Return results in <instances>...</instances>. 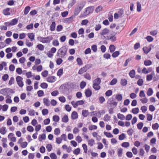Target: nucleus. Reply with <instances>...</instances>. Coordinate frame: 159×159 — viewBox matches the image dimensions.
Wrapping results in <instances>:
<instances>
[{"instance_id": "nucleus-53", "label": "nucleus", "mask_w": 159, "mask_h": 159, "mask_svg": "<svg viewBox=\"0 0 159 159\" xmlns=\"http://www.w3.org/2000/svg\"><path fill=\"white\" fill-rule=\"evenodd\" d=\"M50 156L51 159H57V156L54 153H51L50 154Z\"/></svg>"}, {"instance_id": "nucleus-43", "label": "nucleus", "mask_w": 159, "mask_h": 159, "mask_svg": "<svg viewBox=\"0 0 159 159\" xmlns=\"http://www.w3.org/2000/svg\"><path fill=\"white\" fill-rule=\"evenodd\" d=\"M40 86L43 89H46L48 87V85L46 83L43 82L41 84Z\"/></svg>"}, {"instance_id": "nucleus-18", "label": "nucleus", "mask_w": 159, "mask_h": 159, "mask_svg": "<svg viewBox=\"0 0 159 159\" xmlns=\"http://www.w3.org/2000/svg\"><path fill=\"white\" fill-rule=\"evenodd\" d=\"M82 115L84 117H86L89 114L88 110H82Z\"/></svg>"}, {"instance_id": "nucleus-37", "label": "nucleus", "mask_w": 159, "mask_h": 159, "mask_svg": "<svg viewBox=\"0 0 159 159\" xmlns=\"http://www.w3.org/2000/svg\"><path fill=\"white\" fill-rule=\"evenodd\" d=\"M104 134L108 138H111L113 137V135L110 133L107 132H104Z\"/></svg>"}, {"instance_id": "nucleus-31", "label": "nucleus", "mask_w": 159, "mask_h": 159, "mask_svg": "<svg viewBox=\"0 0 159 159\" xmlns=\"http://www.w3.org/2000/svg\"><path fill=\"white\" fill-rule=\"evenodd\" d=\"M93 87L96 90H98L100 89V86L99 85L93 84Z\"/></svg>"}, {"instance_id": "nucleus-32", "label": "nucleus", "mask_w": 159, "mask_h": 159, "mask_svg": "<svg viewBox=\"0 0 159 159\" xmlns=\"http://www.w3.org/2000/svg\"><path fill=\"white\" fill-rule=\"evenodd\" d=\"M69 82H67L62 84L60 86V88L64 90L66 89L67 88V86L68 85Z\"/></svg>"}, {"instance_id": "nucleus-5", "label": "nucleus", "mask_w": 159, "mask_h": 159, "mask_svg": "<svg viewBox=\"0 0 159 159\" xmlns=\"http://www.w3.org/2000/svg\"><path fill=\"white\" fill-rule=\"evenodd\" d=\"M16 80L19 86L20 87H22L24 85L23 82L22 81V78L20 76H18L16 77Z\"/></svg>"}, {"instance_id": "nucleus-23", "label": "nucleus", "mask_w": 159, "mask_h": 159, "mask_svg": "<svg viewBox=\"0 0 159 159\" xmlns=\"http://www.w3.org/2000/svg\"><path fill=\"white\" fill-rule=\"evenodd\" d=\"M18 21V19L17 18H15L12 19L11 21V25H14L16 24Z\"/></svg>"}, {"instance_id": "nucleus-42", "label": "nucleus", "mask_w": 159, "mask_h": 159, "mask_svg": "<svg viewBox=\"0 0 159 159\" xmlns=\"http://www.w3.org/2000/svg\"><path fill=\"white\" fill-rule=\"evenodd\" d=\"M146 39L149 42H151L153 40V38L151 36H147Z\"/></svg>"}, {"instance_id": "nucleus-46", "label": "nucleus", "mask_w": 159, "mask_h": 159, "mask_svg": "<svg viewBox=\"0 0 159 159\" xmlns=\"http://www.w3.org/2000/svg\"><path fill=\"white\" fill-rule=\"evenodd\" d=\"M112 92L111 90H107L105 93V95L109 97L112 94Z\"/></svg>"}, {"instance_id": "nucleus-8", "label": "nucleus", "mask_w": 159, "mask_h": 159, "mask_svg": "<svg viewBox=\"0 0 159 159\" xmlns=\"http://www.w3.org/2000/svg\"><path fill=\"white\" fill-rule=\"evenodd\" d=\"M55 77L54 76L48 77L47 79V81L50 83H53L56 80Z\"/></svg>"}, {"instance_id": "nucleus-54", "label": "nucleus", "mask_w": 159, "mask_h": 159, "mask_svg": "<svg viewBox=\"0 0 159 159\" xmlns=\"http://www.w3.org/2000/svg\"><path fill=\"white\" fill-rule=\"evenodd\" d=\"M52 145L51 144H48L46 146V148L48 152H50L52 149Z\"/></svg>"}, {"instance_id": "nucleus-47", "label": "nucleus", "mask_w": 159, "mask_h": 159, "mask_svg": "<svg viewBox=\"0 0 159 159\" xmlns=\"http://www.w3.org/2000/svg\"><path fill=\"white\" fill-rule=\"evenodd\" d=\"M117 82V79L116 78H114L113 79H112L111 81L110 84L111 85H113L116 84Z\"/></svg>"}, {"instance_id": "nucleus-24", "label": "nucleus", "mask_w": 159, "mask_h": 159, "mask_svg": "<svg viewBox=\"0 0 159 159\" xmlns=\"http://www.w3.org/2000/svg\"><path fill=\"white\" fill-rule=\"evenodd\" d=\"M101 82V80L100 78H98L94 80V83L93 84L99 85Z\"/></svg>"}, {"instance_id": "nucleus-63", "label": "nucleus", "mask_w": 159, "mask_h": 159, "mask_svg": "<svg viewBox=\"0 0 159 159\" xmlns=\"http://www.w3.org/2000/svg\"><path fill=\"white\" fill-rule=\"evenodd\" d=\"M54 132L55 134L58 135L60 133V130L59 128H56L54 130Z\"/></svg>"}, {"instance_id": "nucleus-1", "label": "nucleus", "mask_w": 159, "mask_h": 159, "mask_svg": "<svg viewBox=\"0 0 159 159\" xmlns=\"http://www.w3.org/2000/svg\"><path fill=\"white\" fill-rule=\"evenodd\" d=\"M67 49L66 46H63L58 50L57 54V56L63 58L66 55Z\"/></svg>"}, {"instance_id": "nucleus-49", "label": "nucleus", "mask_w": 159, "mask_h": 159, "mask_svg": "<svg viewBox=\"0 0 159 159\" xmlns=\"http://www.w3.org/2000/svg\"><path fill=\"white\" fill-rule=\"evenodd\" d=\"M125 135L124 133H122L119 136V139L120 140H123L125 138Z\"/></svg>"}, {"instance_id": "nucleus-6", "label": "nucleus", "mask_w": 159, "mask_h": 159, "mask_svg": "<svg viewBox=\"0 0 159 159\" xmlns=\"http://www.w3.org/2000/svg\"><path fill=\"white\" fill-rule=\"evenodd\" d=\"M75 18V16L72 15L69 18H66L65 20V22L66 23H70L72 22L73 20Z\"/></svg>"}, {"instance_id": "nucleus-40", "label": "nucleus", "mask_w": 159, "mask_h": 159, "mask_svg": "<svg viewBox=\"0 0 159 159\" xmlns=\"http://www.w3.org/2000/svg\"><path fill=\"white\" fill-rule=\"evenodd\" d=\"M63 69L62 68H60L57 71V75L58 76H61L63 74Z\"/></svg>"}, {"instance_id": "nucleus-7", "label": "nucleus", "mask_w": 159, "mask_h": 159, "mask_svg": "<svg viewBox=\"0 0 159 159\" xmlns=\"http://www.w3.org/2000/svg\"><path fill=\"white\" fill-rule=\"evenodd\" d=\"M92 93L91 90L89 89L85 90V94L86 97H89L91 96Z\"/></svg>"}, {"instance_id": "nucleus-30", "label": "nucleus", "mask_w": 159, "mask_h": 159, "mask_svg": "<svg viewBox=\"0 0 159 159\" xmlns=\"http://www.w3.org/2000/svg\"><path fill=\"white\" fill-rule=\"evenodd\" d=\"M152 64V62L150 60H145L144 61V65L146 66H150Z\"/></svg>"}, {"instance_id": "nucleus-39", "label": "nucleus", "mask_w": 159, "mask_h": 159, "mask_svg": "<svg viewBox=\"0 0 159 159\" xmlns=\"http://www.w3.org/2000/svg\"><path fill=\"white\" fill-rule=\"evenodd\" d=\"M53 120L55 122H58L59 120V117L58 116L55 115L53 116Z\"/></svg>"}, {"instance_id": "nucleus-45", "label": "nucleus", "mask_w": 159, "mask_h": 159, "mask_svg": "<svg viewBox=\"0 0 159 159\" xmlns=\"http://www.w3.org/2000/svg\"><path fill=\"white\" fill-rule=\"evenodd\" d=\"M118 151V155L119 157H121L123 149L121 148H119L117 150Z\"/></svg>"}, {"instance_id": "nucleus-4", "label": "nucleus", "mask_w": 159, "mask_h": 159, "mask_svg": "<svg viewBox=\"0 0 159 159\" xmlns=\"http://www.w3.org/2000/svg\"><path fill=\"white\" fill-rule=\"evenodd\" d=\"M1 92L2 94L4 95H6V94H8L9 93H15V92L13 91L12 89L7 88H5L1 89Z\"/></svg>"}, {"instance_id": "nucleus-55", "label": "nucleus", "mask_w": 159, "mask_h": 159, "mask_svg": "<svg viewBox=\"0 0 159 159\" xmlns=\"http://www.w3.org/2000/svg\"><path fill=\"white\" fill-rule=\"evenodd\" d=\"M48 111L47 109H44L42 111V113L43 115H45L48 114Z\"/></svg>"}, {"instance_id": "nucleus-25", "label": "nucleus", "mask_w": 159, "mask_h": 159, "mask_svg": "<svg viewBox=\"0 0 159 159\" xmlns=\"http://www.w3.org/2000/svg\"><path fill=\"white\" fill-rule=\"evenodd\" d=\"M45 139L46 135L45 134H43L39 136L38 139L39 141H42V139L44 140Z\"/></svg>"}, {"instance_id": "nucleus-59", "label": "nucleus", "mask_w": 159, "mask_h": 159, "mask_svg": "<svg viewBox=\"0 0 159 159\" xmlns=\"http://www.w3.org/2000/svg\"><path fill=\"white\" fill-rule=\"evenodd\" d=\"M116 98L118 101H120L122 100V96L121 94H117L116 95Z\"/></svg>"}, {"instance_id": "nucleus-58", "label": "nucleus", "mask_w": 159, "mask_h": 159, "mask_svg": "<svg viewBox=\"0 0 159 159\" xmlns=\"http://www.w3.org/2000/svg\"><path fill=\"white\" fill-rule=\"evenodd\" d=\"M38 48L41 51H43L44 49V46L41 44H39L37 45Z\"/></svg>"}, {"instance_id": "nucleus-52", "label": "nucleus", "mask_w": 159, "mask_h": 159, "mask_svg": "<svg viewBox=\"0 0 159 159\" xmlns=\"http://www.w3.org/2000/svg\"><path fill=\"white\" fill-rule=\"evenodd\" d=\"M121 146L123 147L127 148L129 146V143L128 142H124L122 143Z\"/></svg>"}, {"instance_id": "nucleus-3", "label": "nucleus", "mask_w": 159, "mask_h": 159, "mask_svg": "<svg viewBox=\"0 0 159 159\" xmlns=\"http://www.w3.org/2000/svg\"><path fill=\"white\" fill-rule=\"evenodd\" d=\"M94 6H91L86 8L84 12V15L87 16L90 14L92 13L94 10Z\"/></svg>"}, {"instance_id": "nucleus-15", "label": "nucleus", "mask_w": 159, "mask_h": 159, "mask_svg": "<svg viewBox=\"0 0 159 159\" xmlns=\"http://www.w3.org/2000/svg\"><path fill=\"white\" fill-rule=\"evenodd\" d=\"M135 72L134 70H131L129 73V75L130 77L132 78L134 77L135 76Z\"/></svg>"}, {"instance_id": "nucleus-26", "label": "nucleus", "mask_w": 159, "mask_h": 159, "mask_svg": "<svg viewBox=\"0 0 159 159\" xmlns=\"http://www.w3.org/2000/svg\"><path fill=\"white\" fill-rule=\"evenodd\" d=\"M120 52L118 51H116L112 54V56L114 58H116V57H118L120 54Z\"/></svg>"}, {"instance_id": "nucleus-36", "label": "nucleus", "mask_w": 159, "mask_h": 159, "mask_svg": "<svg viewBox=\"0 0 159 159\" xmlns=\"http://www.w3.org/2000/svg\"><path fill=\"white\" fill-rule=\"evenodd\" d=\"M139 109L138 107H136L133 109L132 112L134 114H136L139 112Z\"/></svg>"}, {"instance_id": "nucleus-61", "label": "nucleus", "mask_w": 159, "mask_h": 159, "mask_svg": "<svg viewBox=\"0 0 159 159\" xmlns=\"http://www.w3.org/2000/svg\"><path fill=\"white\" fill-rule=\"evenodd\" d=\"M143 126V123L142 122H139L137 125L138 128L139 129H142Z\"/></svg>"}, {"instance_id": "nucleus-14", "label": "nucleus", "mask_w": 159, "mask_h": 159, "mask_svg": "<svg viewBox=\"0 0 159 159\" xmlns=\"http://www.w3.org/2000/svg\"><path fill=\"white\" fill-rule=\"evenodd\" d=\"M61 120L63 122L67 123L68 122L69 120L68 116L66 115H65L62 118Z\"/></svg>"}, {"instance_id": "nucleus-33", "label": "nucleus", "mask_w": 159, "mask_h": 159, "mask_svg": "<svg viewBox=\"0 0 159 159\" xmlns=\"http://www.w3.org/2000/svg\"><path fill=\"white\" fill-rule=\"evenodd\" d=\"M76 2V0H72L71 2L70 3H69L68 5V8H70L72 7Z\"/></svg>"}, {"instance_id": "nucleus-38", "label": "nucleus", "mask_w": 159, "mask_h": 159, "mask_svg": "<svg viewBox=\"0 0 159 159\" xmlns=\"http://www.w3.org/2000/svg\"><path fill=\"white\" fill-rule=\"evenodd\" d=\"M159 127L158 123H156L152 125V128L153 129L155 130L158 129Z\"/></svg>"}, {"instance_id": "nucleus-17", "label": "nucleus", "mask_w": 159, "mask_h": 159, "mask_svg": "<svg viewBox=\"0 0 159 159\" xmlns=\"http://www.w3.org/2000/svg\"><path fill=\"white\" fill-rule=\"evenodd\" d=\"M109 50L111 53L113 52L116 49V47L114 45H111L109 46Z\"/></svg>"}, {"instance_id": "nucleus-21", "label": "nucleus", "mask_w": 159, "mask_h": 159, "mask_svg": "<svg viewBox=\"0 0 159 159\" xmlns=\"http://www.w3.org/2000/svg\"><path fill=\"white\" fill-rule=\"evenodd\" d=\"M44 104L45 105L47 106H49L50 105V103L48 99L44 98L43 99Z\"/></svg>"}, {"instance_id": "nucleus-28", "label": "nucleus", "mask_w": 159, "mask_h": 159, "mask_svg": "<svg viewBox=\"0 0 159 159\" xmlns=\"http://www.w3.org/2000/svg\"><path fill=\"white\" fill-rule=\"evenodd\" d=\"M153 93V91L152 89L151 88H149L147 91V95L148 96H150L152 95Z\"/></svg>"}, {"instance_id": "nucleus-27", "label": "nucleus", "mask_w": 159, "mask_h": 159, "mask_svg": "<svg viewBox=\"0 0 159 159\" xmlns=\"http://www.w3.org/2000/svg\"><path fill=\"white\" fill-rule=\"evenodd\" d=\"M30 8L29 6H27L24 9V14L27 15L30 10Z\"/></svg>"}, {"instance_id": "nucleus-2", "label": "nucleus", "mask_w": 159, "mask_h": 159, "mask_svg": "<svg viewBox=\"0 0 159 159\" xmlns=\"http://www.w3.org/2000/svg\"><path fill=\"white\" fill-rule=\"evenodd\" d=\"M84 6L83 2L77 4L75 8L74 15L75 16L78 15Z\"/></svg>"}, {"instance_id": "nucleus-34", "label": "nucleus", "mask_w": 159, "mask_h": 159, "mask_svg": "<svg viewBox=\"0 0 159 159\" xmlns=\"http://www.w3.org/2000/svg\"><path fill=\"white\" fill-rule=\"evenodd\" d=\"M103 7L101 6H99L97 7L95 10V11L96 12L98 13V12L102 11Z\"/></svg>"}, {"instance_id": "nucleus-11", "label": "nucleus", "mask_w": 159, "mask_h": 159, "mask_svg": "<svg viewBox=\"0 0 159 159\" xmlns=\"http://www.w3.org/2000/svg\"><path fill=\"white\" fill-rule=\"evenodd\" d=\"M78 117L77 112L75 111H73L71 115V118L73 120H75Z\"/></svg>"}, {"instance_id": "nucleus-20", "label": "nucleus", "mask_w": 159, "mask_h": 159, "mask_svg": "<svg viewBox=\"0 0 159 159\" xmlns=\"http://www.w3.org/2000/svg\"><path fill=\"white\" fill-rule=\"evenodd\" d=\"M7 132L5 127H2L0 129V133L2 134H5Z\"/></svg>"}, {"instance_id": "nucleus-50", "label": "nucleus", "mask_w": 159, "mask_h": 159, "mask_svg": "<svg viewBox=\"0 0 159 159\" xmlns=\"http://www.w3.org/2000/svg\"><path fill=\"white\" fill-rule=\"evenodd\" d=\"M48 71L47 70H45L42 72L41 75L43 77H46L48 75Z\"/></svg>"}, {"instance_id": "nucleus-60", "label": "nucleus", "mask_w": 159, "mask_h": 159, "mask_svg": "<svg viewBox=\"0 0 159 159\" xmlns=\"http://www.w3.org/2000/svg\"><path fill=\"white\" fill-rule=\"evenodd\" d=\"M82 146L83 148V149L84 150V152L85 153H86L87 152L88 148L87 146V145L85 144H83L82 145Z\"/></svg>"}, {"instance_id": "nucleus-9", "label": "nucleus", "mask_w": 159, "mask_h": 159, "mask_svg": "<svg viewBox=\"0 0 159 159\" xmlns=\"http://www.w3.org/2000/svg\"><path fill=\"white\" fill-rule=\"evenodd\" d=\"M109 32V30L106 28L102 30L100 32V34L101 35H105L107 34Z\"/></svg>"}, {"instance_id": "nucleus-29", "label": "nucleus", "mask_w": 159, "mask_h": 159, "mask_svg": "<svg viewBox=\"0 0 159 159\" xmlns=\"http://www.w3.org/2000/svg\"><path fill=\"white\" fill-rule=\"evenodd\" d=\"M118 118L121 120H123L125 118V116L120 113H119L117 114Z\"/></svg>"}, {"instance_id": "nucleus-48", "label": "nucleus", "mask_w": 159, "mask_h": 159, "mask_svg": "<svg viewBox=\"0 0 159 159\" xmlns=\"http://www.w3.org/2000/svg\"><path fill=\"white\" fill-rule=\"evenodd\" d=\"M80 149L79 148H78L75 149L73 152V153L75 155H78L80 152Z\"/></svg>"}, {"instance_id": "nucleus-22", "label": "nucleus", "mask_w": 159, "mask_h": 159, "mask_svg": "<svg viewBox=\"0 0 159 159\" xmlns=\"http://www.w3.org/2000/svg\"><path fill=\"white\" fill-rule=\"evenodd\" d=\"M120 84L122 85L123 86L126 85L127 84V80L125 79H121V80Z\"/></svg>"}, {"instance_id": "nucleus-10", "label": "nucleus", "mask_w": 159, "mask_h": 159, "mask_svg": "<svg viewBox=\"0 0 159 159\" xmlns=\"http://www.w3.org/2000/svg\"><path fill=\"white\" fill-rule=\"evenodd\" d=\"M10 11V8H7L3 10V13L6 16L9 15L11 14L10 12L9 11Z\"/></svg>"}, {"instance_id": "nucleus-12", "label": "nucleus", "mask_w": 159, "mask_h": 159, "mask_svg": "<svg viewBox=\"0 0 159 159\" xmlns=\"http://www.w3.org/2000/svg\"><path fill=\"white\" fill-rule=\"evenodd\" d=\"M28 37L30 38L31 41H33L34 39L35 35L32 33H29L27 34Z\"/></svg>"}, {"instance_id": "nucleus-57", "label": "nucleus", "mask_w": 159, "mask_h": 159, "mask_svg": "<svg viewBox=\"0 0 159 159\" xmlns=\"http://www.w3.org/2000/svg\"><path fill=\"white\" fill-rule=\"evenodd\" d=\"M52 43V45L54 46H58L59 45V43L57 39L53 40Z\"/></svg>"}, {"instance_id": "nucleus-13", "label": "nucleus", "mask_w": 159, "mask_h": 159, "mask_svg": "<svg viewBox=\"0 0 159 159\" xmlns=\"http://www.w3.org/2000/svg\"><path fill=\"white\" fill-rule=\"evenodd\" d=\"M56 24L54 21L52 22L50 26V30L51 31L55 30V29Z\"/></svg>"}, {"instance_id": "nucleus-44", "label": "nucleus", "mask_w": 159, "mask_h": 159, "mask_svg": "<svg viewBox=\"0 0 159 159\" xmlns=\"http://www.w3.org/2000/svg\"><path fill=\"white\" fill-rule=\"evenodd\" d=\"M143 81L142 79H139L137 81V84L139 86H141L143 85Z\"/></svg>"}, {"instance_id": "nucleus-64", "label": "nucleus", "mask_w": 159, "mask_h": 159, "mask_svg": "<svg viewBox=\"0 0 159 159\" xmlns=\"http://www.w3.org/2000/svg\"><path fill=\"white\" fill-rule=\"evenodd\" d=\"M37 94L39 97H41L43 95L44 92L43 91L40 90L37 92Z\"/></svg>"}, {"instance_id": "nucleus-62", "label": "nucleus", "mask_w": 159, "mask_h": 159, "mask_svg": "<svg viewBox=\"0 0 159 159\" xmlns=\"http://www.w3.org/2000/svg\"><path fill=\"white\" fill-rule=\"evenodd\" d=\"M25 58L24 57L20 58L19 60V62L21 64L24 63L25 61Z\"/></svg>"}, {"instance_id": "nucleus-51", "label": "nucleus", "mask_w": 159, "mask_h": 159, "mask_svg": "<svg viewBox=\"0 0 159 159\" xmlns=\"http://www.w3.org/2000/svg\"><path fill=\"white\" fill-rule=\"evenodd\" d=\"M103 120L105 121H107L110 120V117L109 116L108 114H107L104 116Z\"/></svg>"}, {"instance_id": "nucleus-41", "label": "nucleus", "mask_w": 159, "mask_h": 159, "mask_svg": "<svg viewBox=\"0 0 159 159\" xmlns=\"http://www.w3.org/2000/svg\"><path fill=\"white\" fill-rule=\"evenodd\" d=\"M134 131L133 130L132 128H130L127 130V133L129 135L131 136L133 134Z\"/></svg>"}, {"instance_id": "nucleus-56", "label": "nucleus", "mask_w": 159, "mask_h": 159, "mask_svg": "<svg viewBox=\"0 0 159 159\" xmlns=\"http://www.w3.org/2000/svg\"><path fill=\"white\" fill-rule=\"evenodd\" d=\"M86 83L84 81H82L80 84V87L81 89H83L86 85Z\"/></svg>"}, {"instance_id": "nucleus-19", "label": "nucleus", "mask_w": 159, "mask_h": 159, "mask_svg": "<svg viewBox=\"0 0 159 159\" xmlns=\"http://www.w3.org/2000/svg\"><path fill=\"white\" fill-rule=\"evenodd\" d=\"M137 10L139 12L141 11V4L139 2H137Z\"/></svg>"}, {"instance_id": "nucleus-16", "label": "nucleus", "mask_w": 159, "mask_h": 159, "mask_svg": "<svg viewBox=\"0 0 159 159\" xmlns=\"http://www.w3.org/2000/svg\"><path fill=\"white\" fill-rule=\"evenodd\" d=\"M87 71V69L85 68L84 67L81 68L79 70L78 72V74L80 75H81L83 74L84 72H86Z\"/></svg>"}, {"instance_id": "nucleus-35", "label": "nucleus", "mask_w": 159, "mask_h": 159, "mask_svg": "<svg viewBox=\"0 0 159 159\" xmlns=\"http://www.w3.org/2000/svg\"><path fill=\"white\" fill-rule=\"evenodd\" d=\"M76 61L77 62V64L80 66L83 65V63L82 60L80 57H78L76 59Z\"/></svg>"}]
</instances>
